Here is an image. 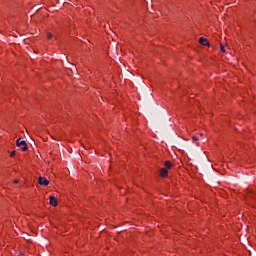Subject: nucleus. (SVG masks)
<instances>
[{
  "label": "nucleus",
  "mask_w": 256,
  "mask_h": 256,
  "mask_svg": "<svg viewBox=\"0 0 256 256\" xmlns=\"http://www.w3.org/2000/svg\"><path fill=\"white\" fill-rule=\"evenodd\" d=\"M16 145L21 148V151H27V149H29L27 142H25V140H21V138L17 139Z\"/></svg>",
  "instance_id": "nucleus-1"
},
{
  "label": "nucleus",
  "mask_w": 256,
  "mask_h": 256,
  "mask_svg": "<svg viewBox=\"0 0 256 256\" xmlns=\"http://www.w3.org/2000/svg\"><path fill=\"white\" fill-rule=\"evenodd\" d=\"M38 183L39 185H43L44 187H47V185H49V180H47V178L45 177H39L38 178Z\"/></svg>",
  "instance_id": "nucleus-2"
},
{
  "label": "nucleus",
  "mask_w": 256,
  "mask_h": 256,
  "mask_svg": "<svg viewBox=\"0 0 256 256\" xmlns=\"http://www.w3.org/2000/svg\"><path fill=\"white\" fill-rule=\"evenodd\" d=\"M169 175V170L167 168H161L160 169V177L165 178Z\"/></svg>",
  "instance_id": "nucleus-3"
},
{
  "label": "nucleus",
  "mask_w": 256,
  "mask_h": 256,
  "mask_svg": "<svg viewBox=\"0 0 256 256\" xmlns=\"http://www.w3.org/2000/svg\"><path fill=\"white\" fill-rule=\"evenodd\" d=\"M199 43H200V45H204V47H209V40H207L203 37L199 38Z\"/></svg>",
  "instance_id": "nucleus-4"
},
{
  "label": "nucleus",
  "mask_w": 256,
  "mask_h": 256,
  "mask_svg": "<svg viewBox=\"0 0 256 256\" xmlns=\"http://www.w3.org/2000/svg\"><path fill=\"white\" fill-rule=\"evenodd\" d=\"M50 205L57 207V198L55 196H50Z\"/></svg>",
  "instance_id": "nucleus-5"
},
{
  "label": "nucleus",
  "mask_w": 256,
  "mask_h": 256,
  "mask_svg": "<svg viewBox=\"0 0 256 256\" xmlns=\"http://www.w3.org/2000/svg\"><path fill=\"white\" fill-rule=\"evenodd\" d=\"M164 167L165 169H172L173 168V164L171 163V161H165L164 162Z\"/></svg>",
  "instance_id": "nucleus-6"
},
{
  "label": "nucleus",
  "mask_w": 256,
  "mask_h": 256,
  "mask_svg": "<svg viewBox=\"0 0 256 256\" xmlns=\"http://www.w3.org/2000/svg\"><path fill=\"white\" fill-rule=\"evenodd\" d=\"M47 39L48 40L53 39V34L51 32L47 33Z\"/></svg>",
  "instance_id": "nucleus-7"
},
{
  "label": "nucleus",
  "mask_w": 256,
  "mask_h": 256,
  "mask_svg": "<svg viewBox=\"0 0 256 256\" xmlns=\"http://www.w3.org/2000/svg\"><path fill=\"white\" fill-rule=\"evenodd\" d=\"M220 51H221L222 53H225V52H226L225 46H223V44H220Z\"/></svg>",
  "instance_id": "nucleus-8"
},
{
  "label": "nucleus",
  "mask_w": 256,
  "mask_h": 256,
  "mask_svg": "<svg viewBox=\"0 0 256 256\" xmlns=\"http://www.w3.org/2000/svg\"><path fill=\"white\" fill-rule=\"evenodd\" d=\"M192 139H193V141H199V137H197V136L192 137Z\"/></svg>",
  "instance_id": "nucleus-9"
},
{
  "label": "nucleus",
  "mask_w": 256,
  "mask_h": 256,
  "mask_svg": "<svg viewBox=\"0 0 256 256\" xmlns=\"http://www.w3.org/2000/svg\"><path fill=\"white\" fill-rule=\"evenodd\" d=\"M10 157H15V151H12V152L10 153Z\"/></svg>",
  "instance_id": "nucleus-10"
},
{
  "label": "nucleus",
  "mask_w": 256,
  "mask_h": 256,
  "mask_svg": "<svg viewBox=\"0 0 256 256\" xmlns=\"http://www.w3.org/2000/svg\"><path fill=\"white\" fill-rule=\"evenodd\" d=\"M199 136H200V137H203V133H200Z\"/></svg>",
  "instance_id": "nucleus-11"
},
{
  "label": "nucleus",
  "mask_w": 256,
  "mask_h": 256,
  "mask_svg": "<svg viewBox=\"0 0 256 256\" xmlns=\"http://www.w3.org/2000/svg\"><path fill=\"white\" fill-rule=\"evenodd\" d=\"M14 183H19V180H15Z\"/></svg>",
  "instance_id": "nucleus-12"
}]
</instances>
